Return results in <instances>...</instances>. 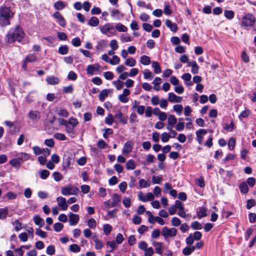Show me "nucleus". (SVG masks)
<instances>
[{
  "mask_svg": "<svg viewBox=\"0 0 256 256\" xmlns=\"http://www.w3.org/2000/svg\"><path fill=\"white\" fill-rule=\"evenodd\" d=\"M25 34L22 28L17 26L14 28H12L6 36V40L8 44H12L14 42H21L24 38Z\"/></svg>",
  "mask_w": 256,
  "mask_h": 256,
  "instance_id": "nucleus-1",
  "label": "nucleus"
},
{
  "mask_svg": "<svg viewBox=\"0 0 256 256\" xmlns=\"http://www.w3.org/2000/svg\"><path fill=\"white\" fill-rule=\"evenodd\" d=\"M14 13L10 8L0 7V25L2 26L10 24V19L13 17Z\"/></svg>",
  "mask_w": 256,
  "mask_h": 256,
  "instance_id": "nucleus-2",
  "label": "nucleus"
},
{
  "mask_svg": "<svg viewBox=\"0 0 256 256\" xmlns=\"http://www.w3.org/2000/svg\"><path fill=\"white\" fill-rule=\"evenodd\" d=\"M256 22L255 17L250 14H247L244 16L240 22L242 27H251Z\"/></svg>",
  "mask_w": 256,
  "mask_h": 256,
  "instance_id": "nucleus-3",
  "label": "nucleus"
},
{
  "mask_svg": "<svg viewBox=\"0 0 256 256\" xmlns=\"http://www.w3.org/2000/svg\"><path fill=\"white\" fill-rule=\"evenodd\" d=\"M79 192V189L70 184L67 185L61 188V192L62 195L68 196L69 195H76Z\"/></svg>",
  "mask_w": 256,
  "mask_h": 256,
  "instance_id": "nucleus-4",
  "label": "nucleus"
},
{
  "mask_svg": "<svg viewBox=\"0 0 256 256\" xmlns=\"http://www.w3.org/2000/svg\"><path fill=\"white\" fill-rule=\"evenodd\" d=\"M100 30L101 32L104 34H107L108 33H109L112 35H115L116 32V30L111 23L106 24L104 26L100 27Z\"/></svg>",
  "mask_w": 256,
  "mask_h": 256,
  "instance_id": "nucleus-5",
  "label": "nucleus"
},
{
  "mask_svg": "<svg viewBox=\"0 0 256 256\" xmlns=\"http://www.w3.org/2000/svg\"><path fill=\"white\" fill-rule=\"evenodd\" d=\"M177 230L174 228H168L167 227H164L162 231V236L164 238L175 236L177 234Z\"/></svg>",
  "mask_w": 256,
  "mask_h": 256,
  "instance_id": "nucleus-6",
  "label": "nucleus"
},
{
  "mask_svg": "<svg viewBox=\"0 0 256 256\" xmlns=\"http://www.w3.org/2000/svg\"><path fill=\"white\" fill-rule=\"evenodd\" d=\"M138 200L142 202L151 201L154 198V195L152 192L147 193L145 196L142 192H138Z\"/></svg>",
  "mask_w": 256,
  "mask_h": 256,
  "instance_id": "nucleus-7",
  "label": "nucleus"
},
{
  "mask_svg": "<svg viewBox=\"0 0 256 256\" xmlns=\"http://www.w3.org/2000/svg\"><path fill=\"white\" fill-rule=\"evenodd\" d=\"M52 16L54 18L56 22L58 24L62 26L65 27L66 26V21L64 18V16L62 15V14L58 12H55L52 15Z\"/></svg>",
  "mask_w": 256,
  "mask_h": 256,
  "instance_id": "nucleus-8",
  "label": "nucleus"
},
{
  "mask_svg": "<svg viewBox=\"0 0 256 256\" xmlns=\"http://www.w3.org/2000/svg\"><path fill=\"white\" fill-rule=\"evenodd\" d=\"M130 94V91L127 88H124L123 90L122 93L120 94L118 96V99L120 102L122 103H126L128 102L129 98L128 97Z\"/></svg>",
  "mask_w": 256,
  "mask_h": 256,
  "instance_id": "nucleus-9",
  "label": "nucleus"
},
{
  "mask_svg": "<svg viewBox=\"0 0 256 256\" xmlns=\"http://www.w3.org/2000/svg\"><path fill=\"white\" fill-rule=\"evenodd\" d=\"M207 132V130L205 129H200L196 132V140L200 144H202L204 137Z\"/></svg>",
  "mask_w": 256,
  "mask_h": 256,
  "instance_id": "nucleus-10",
  "label": "nucleus"
},
{
  "mask_svg": "<svg viewBox=\"0 0 256 256\" xmlns=\"http://www.w3.org/2000/svg\"><path fill=\"white\" fill-rule=\"evenodd\" d=\"M152 244L156 252L162 255L164 252L163 250V244L162 242H156L155 240H151Z\"/></svg>",
  "mask_w": 256,
  "mask_h": 256,
  "instance_id": "nucleus-11",
  "label": "nucleus"
},
{
  "mask_svg": "<svg viewBox=\"0 0 256 256\" xmlns=\"http://www.w3.org/2000/svg\"><path fill=\"white\" fill-rule=\"evenodd\" d=\"M114 118L119 120V122L126 124L128 122V117L125 116L120 110H118L114 114Z\"/></svg>",
  "mask_w": 256,
  "mask_h": 256,
  "instance_id": "nucleus-12",
  "label": "nucleus"
},
{
  "mask_svg": "<svg viewBox=\"0 0 256 256\" xmlns=\"http://www.w3.org/2000/svg\"><path fill=\"white\" fill-rule=\"evenodd\" d=\"M58 204L63 210H66L68 208V204L66 203V199L62 196L58 197L56 198Z\"/></svg>",
  "mask_w": 256,
  "mask_h": 256,
  "instance_id": "nucleus-13",
  "label": "nucleus"
},
{
  "mask_svg": "<svg viewBox=\"0 0 256 256\" xmlns=\"http://www.w3.org/2000/svg\"><path fill=\"white\" fill-rule=\"evenodd\" d=\"M168 100L171 102H180L182 98L181 96H177L174 92H170L168 94Z\"/></svg>",
  "mask_w": 256,
  "mask_h": 256,
  "instance_id": "nucleus-14",
  "label": "nucleus"
},
{
  "mask_svg": "<svg viewBox=\"0 0 256 256\" xmlns=\"http://www.w3.org/2000/svg\"><path fill=\"white\" fill-rule=\"evenodd\" d=\"M28 117L33 121L39 120L40 118V112L37 110H31L28 113Z\"/></svg>",
  "mask_w": 256,
  "mask_h": 256,
  "instance_id": "nucleus-15",
  "label": "nucleus"
},
{
  "mask_svg": "<svg viewBox=\"0 0 256 256\" xmlns=\"http://www.w3.org/2000/svg\"><path fill=\"white\" fill-rule=\"evenodd\" d=\"M133 144L131 141L126 142L123 147L122 152L124 154H128L132 150Z\"/></svg>",
  "mask_w": 256,
  "mask_h": 256,
  "instance_id": "nucleus-16",
  "label": "nucleus"
},
{
  "mask_svg": "<svg viewBox=\"0 0 256 256\" xmlns=\"http://www.w3.org/2000/svg\"><path fill=\"white\" fill-rule=\"evenodd\" d=\"M68 216V222L70 226H74L78 222L79 220V216L78 214L70 213Z\"/></svg>",
  "mask_w": 256,
  "mask_h": 256,
  "instance_id": "nucleus-17",
  "label": "nucleus"
},
{
  "mask_svg": "<svg viewBox=\"0 0 256 256\" xmlns=\"http://www.w3.org/2000/svg\"><path fill=\"white\" fill-rule=\"evenodd\" d=\"M165 24L166 27L173 32H176L178 30V26L176 24L172 22L170 20H166L165 22Z\"/></svg>",
  "mask_w": 256,
  "mask_h": 256,
  "instance_id": "nucleus-18",
  "label": "nucleus"
},
{
  "mask_svg": "<svg viewBox=\"0 0 256 256\" xmlns=\"http://www.w3.org/2000/svg\"><path fill=\"white\" fill-rule=\"evenodd\" d=\"M112 92L110 90H103L99 94L98 98L100 100L103 102L106 97H108V94Z\"/></svg>",
  "mask_w": 256,
  "mask_h": 256,
  "instance_id": "nucleus-19",
  "label": "nucleus"
},
{
  "mask_svg": "<svg viewBox=\"0 0 256 256\" xmlns=\"http://www.w3.org/2000/svg\"><path fill=\"white\" fill-rule=\"evenodd\" d=\"M120 202V197L119 195L114 194L112 196V202L111 204V207L118 206Z\"/></svg>",
  "mask_w": 256,
  "mask_h": 256,
  "instance_id": "nucleus-20",
  "label": "nucleus"
},
{
  "mask_svg": "<svg viewBox=\"0 0 256 256\" xmlns=\"http://www.w3.org/2000/svg\"><path fill=\"white\" fill-rule=\"evenodd\" d=\"M92 239L95 243L94 248L96 250H100L104 247V243L101 240H98L96 236H93L92 238Z\"/></svg>",
  "mask_w": 256,
  "mask_h": 256,
  "instance_id": "nucleus-21",
  "label": "nucleus"
},
{
  "mask_svg": "<svg viewBox=\"0 0 256 256\" xmlns=\"http://www.w3.org/2000/svg\"><path fill=\"white\" fill-rule=\"evenodd\" d=\"M46 81L49 84L54 85L58 84L60 80L54 76H50L46 78Z\"/></svg>",
  "mask_w": 256,
  "mask_h": 256,
  "instance_id": "nucleus-22",
  "label": "nucleus"
},
{
  "mask_svg": "<svg viewBox=\"0 0 256 256\" xmlns=\"http://www.w3.org/2000/svg\"><path fill=\"white\" fill-rule=\"evenodd\" d=\"M66 6V4L63 1L58 0L54 4V7L56 10H62Z\"/></svg>",
  "mask_w": 256,
  "mask_h": 256,
  "instance_id": "nucleus-23",
  "label": "nucleus"
},
{
  "mask_svg": "<svg viewBox=\"0 0 256 256\" xmlns=\"http://www.w3.org/2000/svg\"><path fill=\"white\" fill-rule=\"evenodd\" d=\"M161 82L162 79L159 77H156L152 82V84L154 85L153 88L156 91H159L160 90V84Z\"/></svg>",
  "mask_w": 256,
  "mask_h": 256,
  "instance_id": "nucleus-24",
  "label": "nucleus"
},
{
  "mask_svg": "<svg viewBox=\"0 0 256 256\" xmlns=\"http://www.w3.org/2000/svg\"><path fill=\"white\" fill-rule=\"evenodd\" d=\"M197 216L199 218L206 216V210L204 207H200L197 210Z\"/></svg>",
  "mask_w": 256,
  "mask_h": 256,
  "instance_id": "nucleus-25",
  "label": "nucleus"
},
{
  "mask_svg": "<svg viewBox=\"0 0 256 256\" xmlns=\"http://www.w3.org/2000/svg\"><path fill=\"white\" fill-rule=\"evenodd\" d=\"M17 158L19 159L20 162L21 161L24 162L28 160L30 156L28 154L25 152H20L17 154Z\"/></svg>",
  "mask_w": 256,
  "mask_h": 256,
  "instance_id": "nucleus-26",
  "label": "nucleus"
},
{
  "mask_svg": "<svg viewBox=\"0 0 256 256\" xmlns=\"http://www.w3.org/2000/svg\"><path fill=\"white\" fill-rule=\"evenodd\" d=\"M111 16L118 20H120L123 17L122 14L118 10H113L111 12Z\"/></svg>",
  "mask_w": 256,
  "mask_h": 256,
  "instance_id": "nucleus-27",
  "label": "nucleus"
},
{
  "mask_svg": "<svg viewBox=\"0 0 256 256\" xmlns=\"http://www.w3.org/2000/svg\"><path fill=\"white\" fill-rule=\"evenodd\" d=\"M195 250V246H188L184 248L182 250V254L185 256H190Z\"/></svg>",
  "mask_w": 256,
  "mask_h": 256,
  "instance_id": "nucleus-28",
  "label": "nucleus"
},
{
  "mask_svg": "<svg viewBox=\"0 0 256 256\" xmlns=\"http://www.w3.org/2000/svg\"><path fill=\"white\" fill-rule=\"evenodd\" d=\"M100 22L99 20L96 16H92L88 22V24L92 26H96Z\"/></svg>",
  "mask_w": 256,
  "mask_h": 256,
  "instance_id": "nucleus-29",
  "label": "nucleus"
},
{
  "mask_svg": "<svg viewBox=\"0 0 256 256\" xmlns=\"http://www.w3.org/2000/svg\"><path fill=\"white\" fill-rule=\"evenodd\" d=\"M240 191L242 194H247L248 192V187L246 182H242L239 186Z\"/></svg>",
  "mask_w": 256,
  "mask_h": 256,
  "instance_id": "nucleus-30",
  "label": "nucleus"
},
{
  "mask_svg": "<svg viewBox=\"0 0 256 256\" xmlns=\"http://www.w3.org/2000/svg\"><path fill=\"white\" fill-rule=\"evenodd\" d=\"M34 221L36 225L42 227L44 224V222L42 218L39 216H35L34 218Z\"/></svg>",
  "mask_w": 256,
  "mask_h": 256,
  "instance_id": "nucleus-31",
  "label": "nucleus"
},
{
  "mask_svg": "<svg viewBox=\"0 0 256 256\" xmlns=\"http://www.w3.org/2000/svg\"><path fill=\"white\" fill-rule=\"evenodd\" d=\"M112 84L115 86L117 90H122L124 86V82L118 79L113 81Z\"/></svg>",
  "mask_w": 256,
  "mask_h": 256,
  "instance_id": "nucleus-32",
  "label": "nucleus"
},
{
  "mask_svg": "<svg viewBox=\"0 0 256 256\" xmlns=\"http://www.w3.org/2000/svg\"><path fill=\"white\" fill-rule=\"evenodd\" d=\"M140 62L143 65H148L150 63V59L148 56L144 55L140 57Z\"/></svg>",
  "mask_w": 256,
  "mask_h": 256,
  "instance_id": "nucleus-33",
  "label": "nucleus"
},
{
  "mask_svg": "<svg viewBox=\"0 0 256 256\" xmlns=\"http://www.w3.org/2000/svg\"><path fill=\"white\" fill-rule=\"evenodd\" d=\"M8 213V208L6 207L4 208H0V219L4 220L6 218Z\"/></svg>",
  "mask_w": 256,
  "mask_h": 256,
  "instance_id": "nucleus-34",
  "label": "nucleus"
},
{
  "mask_svg": "<svg viewBox=\"0 0 256 256\" xmlns=\"http://www.w3.org/2000/svg\"><path fill=\"white\" fill-rule=\"evenodd\" d=\"M152 66L154 69V72L156 74H160L161 72V68L158 62H153Z\"/></svg>",
  "mask_w": 256,
  "mask_h": 256,
  "instance_id": "nucleus-35",
  "label": "nucleus"
},
{
  "mask_svg": "<svg viewBox=\"0 0 256 256\" xmlns=\"http://www.w3.org/2000/svg\"><path fill=\"white\" fill-rule=\"evenodd\" d=\"M66 132L70 134L72 138H74L75 136V133L74 131V127L70 126L68 124L66 126Z\"/></svg>",
  "mask_w": 256,
  "mask_h": 256,
  "instance_id": "nucleus-36",
  "label": "nucleus"
},
{
  "mask_svg": "<svg viewBox=\"0 0 256 256\" xmlns=\"http://www.w3.org/2000/svg\"><path fill=\"white\" fill-rule=\"evenodd\" d=\"M126 168L127 170H134L136 168V164L132 160H128L126 163Z\"/></svg>",
  "mask_w": 256,
  "mask_h": 256,
  "instance_id": "nucleus-37",
  "label": "nucleus"
},
{
  "mask_svg": "<svg viewBox=\"0 0 256 256\" xmlns=\"http://www.w3.org/2000/svg\"><path fill=\"white\" fill-rule=\"evenodd\" d=\"M124 64L126 66H128L130 67H132L134 66L136 64V60L132 58H126V60L125 61Z\"/></svg>",
  "mask_w": 256,
  "mask_h": 256,
  "instance_id": "nucleus-38",
  "label": "nucleus"
},
{
  "mask_svg": "<svg viewBox=\"0 0 256 256\" xmlns=\"http://www.w3.org/2000/svg\"><path fill=\"white\" fill-rule=\"evenodd\" d=\"M10 164L14 167L20 168V162L18 158H14L10 161Z\"/></svg>",
  "mask_w": 256,
  "mask_h": 256,
  "instance_id": "nucleus-39",
  "label": "nucleus"
},
{
  "mask_svg": "<svg viewBox=\"0 0 256 256\" xmlns=\"http://www.w3.org/2000/svg\"><path fill=\"white\" fill-rule=\"evenodd\" d=\"M144 77V79L152 80L153 78L152 72L148 69H146L143 71Z\"/></svg>",
  "mask_w": 256,
  "mask_h": 256,
  "instance_id": "nucleus-40",
  "label": "nucleus"
},
{
  "mask_svg": "<svg viewBox=\"0 0 256 256\" xmlns=\"http://www.w3.org/2000/svg\"><path fill=\"white\" fill-rule=\"evenodd\" d=\"M68 47L66 45H64L60 46L58 50V53L62 55H64L67 54L68 53Z\"/></svg>",
  "mask_w": 256,
  "mask_h": 256,
  "instance_id": "nucleus-41",
  "label": "nucleus"
},
{
  "mask_svg": "<svg viewBox=\"0 0 256 256\" xmlns=\"http://www.w3.org/2000/svg\"><path fill=\"white\" fill-rule=\"evenodd\" d=\"M50 174V172L46 170L38 172V174L40 176V178L43 180L46 179L49 176Z\"/></svg>",
  "mask_w": 256,
  "mask_h": 256,
  "instance_id": "nucleus-42",
  "label": "nucleus"
},
{
  "mask_svg": "<svg viewBox=\"0 0 256 256\" xmlns=\"http://www.w3.org/2000/svg\"><path fill=\"white\" fill-rule=\"evenodd\" d=\"M116 28L119 32H126L128 30L127 28L121 23H118L116 26Z\"/></svg>",
  "mask_w": 256,
  "mask_h": 256,
  "instance_id": "nucleus-43",
  "label": "nucleus"
},
{
  "mask_svg": "<svg viewBox=\"0 0 256 256\" xmlns=\"http://www.w3.org/2000/svg\"><path fill=\"white\" fill-rule=\"evenodd\" d=\"M114 116L112 114H109L105 118V123L109 126H110L114 122Z\"/></svg>",
  "mask_w": 256,
  "mask_h": 256,
  "instance_id": "nucleus-44",
  "label": "nucleus"
},
{
  "mask_svg": "<svg viewBox=\"0 0 256 256\" xmlns=\"http://www.w3.org/2000/svg\"><path fill=\"white\" fill-rule=\"evenodd\" d=\"M26 62H32L36 60V56L34 54H30L25 58Z\"/></svg>",
  "mask_w": 256,
  "mask_h": 256,
  "instance_id": "nucleus-45",
  "label": "nucleus"
},
{
  "mask_svg": "<svg viewBox=\"0 0 256 256\" xmlns=\"http://www.w3.org/2000/svg\"><path fill=\"white\" fill-rule=\"evenodd\" d=\"M103 228L104 233L106 235H108L110 233L112 230V226L109 224H104L103 226Z\"/></svg>",
  "mask_w": 256,
  "mask_h": 256,
  "instance_id": "nucleus-46",
  "label": "nucleus"
},
{
  "mask_svg": "<svg viewBox=\"0 0 256 256\" xmlns=\"http://www.w3.org/2000/svg\"><path fill=\"white\" fill-rule=\"evenodd\" d=\"M191 228L193 230H201L202 228V225L198 221H194L191 224Z\"/></svg>",
  "mask_w": 256,
  "mask_h": 256,
  "instance_id": "nucleus-47",
  "label": "nucleus"
},
{
  "mask_svg": "<svg viewBox=\"0 0 256 256\" xmlns=\"http://www.w3.org/2000/svg\"><path fill=\"white\" fill-rule=\"evenodd\" d=\"M88 226L90 228L94 229L96 226V222L94 218H91L88 220Z\"/></svg>",
  "mask_w": 256,
  "mask_h": 256,
  "instance_id": "nucleus-48",
  "label": "nucleus"
},
{
  "mask_svg": "<svg viewBox=\"0 0 256 256\" xmlns=\"http://www.w3.org/2000/svg\"><path fill=\"white\" fill-rule=\"evenodd\" d=\"M181 224L180 220L177 217H173L172 219V224L174 226H178Z\"/></svg>",
  "mask_w": 256,
  "mask_h": 256,
  "instance_id": "nucleus-49",
  "label": "nucleus"
},
{
  "mask_svg": "<svg viewBox=\"0 0 256 256\" xmlns=\"http://www.w3.org/2000/svg\"><path fill=\"white\" fill-rule=\"evenodd\" d=\"M160 234V232L158 229H154L151 235V238L152 240L153 239H156L158 238Z\"/></svg>",
  "mask_w": 256,
  "mask_h": 256,
  "instance_id": "nucleus-50",
  "label": "nucleus"
},
{
  "mask_svg": "<svg viewBox=\"0 0 256 256\" xmlns=\"http://www.w3.org/2000/svg\"><path fill=\"white\" fill-rule=\"evenodd\" d=\"M234 12L232 10H226L224 12V16L228 19L232 20L234 17Z\"/></svg>",
  "mask_w": 256,
  "mask_h": 256,
  "instance_id": "nucleus-51",
  "label": "nucleus"
},
{
  "mask_svg": "<svg viewBox=\"0 0 256 256\" xmlns=\"http://www.w3.org/2000/svg\"><path fill=\"white\" fill-rule=\"evenodd\" d=\"M70 250L74 252H78L80 251V248L76 244H72L70 246Z\"/></svg>",
  "mask_w": 256,
  "mask_h": 256,
  "instance_id": "nucleus-52",
  "label": "nucleus"
},
{
  "mask_svg": "<svg viewBox=\"0 0 256 256\" xmlns=\"http://www.w3.org/2000/svg\"><path fill=\"white\" fill-rule=\"evenodd\" d=\"M46 252L48 255L52 256L55 252V248L53 245L49 246L47 247Z\"/></svg>",
  "mask_w": 256,
  "mask_h": 256,
  "instance_id": "nucleus-53",
  "label": "nucleus"
},
{
  "mask_svg": "<svg viewBox=\"0 0 256 256\" xmlns=\"http://www.w3.org/2000/svg\"><path fill=\"white\" fill-rule=\"evenodd\" d=\"M110 46L113 50H117L118 48V43L116 40H112L110 42Z\"/></svg>",
  "mask_w": 256,
  "mask_h": 256,
  "instance_id": "nucleus-54",
  "label": "nucleus"
},
{
  "mask_svg": "<svg viewBox=\"0 0 256 256\" xmlns=\"http://www.w3.org/2000/svg\"><path fill=\"white\" fill-rule=\"evenodd\" d=\"M173 109L177 113V114L180 116L183 110V107L182 105L176 104L174 106Z\"/></svg>",
  "mask_w": 256,
  "mask_h": 256,
  "instance_id": "nucleus-55",
  "label": "nucleus"
},
{
  "mask_svg": "<svg viewBox=\"0 0 256 256\" xmlns=\"http://www.w3.org/2000/svg\"><path fill=\"white\" fill-rule=\"evenodd\" d=\"M139 185L140 188H146L150 186V184L144 179H140L139 180Z\"/></svg>",
  "mask_w": 256,
  "mask_h": 256,
  "instance_id": "nucleus-56",
  "label": "nucleus"
},
{
  "mask_svg": "<svg viewBox=\"0 0 256 256\" xmlns=\"http://www.w3.org/2000/svg\"><path fill=\"white\" fill-rule=\"evenodd\" d=\"M120 62V58L117 56H114L110 60V64L112 65L118 64Z\"/></svg>",
  "mask_w": 256,
  "mask_h": 256,
  "instance_id": "nucleus-57",
  "label": "nucleus"
},
{
  "mask_svg": "<svg viewBox=\"0 0 256 256\" xmlns=\"http://www.w3.org/2000/svg\"><path fill=\"white\" fill-rule=\"evenodd\" d=\"M162 180V178L158 176H152V182L154 184H160Z\"/></svg>",
  "mask_w": 256,
  "mask_h": 256,
  "instance_id": "nucleus-58",
  "label": "nucleus"
},
{
  "mask_svg": "<svg viewBox=\"0 0 256 256\" xmlns=\"http://www.w3.org/2000/svg\"><path fill=\"white\" fill-rule=\"evenodd\" d=\"M64 228L63 224L60 222H56L54 225V229L56 232H60Z\"/></svg>",
  "mask_w": 256,
  "mask_h": 256,
  "instance_id": "nucleus-59",
  "label": "nucleus"
},
{
  "mask_svg": "<svg viewBox=\"0 0 256 256\" xmlns=\"http://www.w3.org/2000/svg\"><path fill=\"white\" fill-rule=\"evenodd\" d=\"M176 122V118L173 115H170L168 118V124L169 125L174 126Z\"/></svg>",
  "mask_w": 256,
  "mask_h": 256,
  "instance_id": "nucleus-60",
  "label": "nucleus"
},
{
  "mask_svg": "<svg viewBox=\"0 0 256 256\" xmlns=\"http://www.w3.org/2000/svg\"><path fill=\"white\" fill-rule=\"evenodd\" d=\"M199 67L196 62H194L192 64V72L194 74L198 73Z\"/></svg>",
  "mask_w": 256,
  "mask_h": 256,
  "instance_id": "nucleus-61",
  "label": "nucleus"
},
{
  "mask_svg": "<svg viewBox=\"0 0 256 256\" xmlns=\"http://www.w3.org/2000/svg\"><path fill=\"white\" fill-rule=\"evenodd\" d=\"M52 176L54 180L56 182H58L62 180L63 178L62 174H61L59 172H54L52 174Z\"/></svg>",
  "mask_w": 256,
  "mask_h": 256,
  "instance_id": "nucleus-62",
  "label": "nucleus"
},
{
  "mask_svg": "<svg viewBox=\"0 0 256 256\" xmlns=\"http://www.w3.org/2000/svg\"><path fill=\"white\" fill-rule=\"evenodd\" d=\"M234 123L232 122H231L230 124H226L225 125L224 129L226 130L227 132H230L234 130Z\"/></svg>",
  "mask_w": 256,
  "mask_h": 256,
  "instance_id": "nucleus-63",
  "label": "nucleus"
},
{
  "mask_svg": "<svg viewBox=\"0 0 256 256\" xmlns=\"http://www.w3.org/2000/svg\"><path fill=\"white\" fill-rule=\"evenodd\" d=\"M196 184L200 188H203L205 186V182L204 178L202 177L196 179Z\"/></svg>",
  "mask_w": 256,
  "mask_h": 256,
  "instance_id": "nucleus-64",
  "label": "nucleus"
}]
</instances>
